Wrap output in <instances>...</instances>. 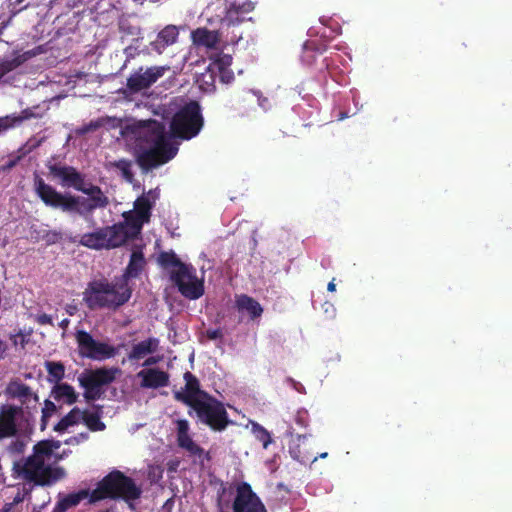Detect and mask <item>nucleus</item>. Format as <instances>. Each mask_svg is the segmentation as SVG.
I'll return each mask as SVG.
<instances>
[{
  "label": "nucleus",
  "instance_id": "nucleus-30",
  "mask_svg": "<svg viewBox=\"0 0 512 512\" xmlns=\"http://www.w3.org/2000/svg\"><path fill=\"white\" fill-rule=\"evenodd\" d=\"M90 494L91 492L88 489H82L77 492L69 493L59 500L68 510L72 507H76L82 500L86 498L90 500Z\"/></svg>",
  "mask_w": 512,
  "mask_h": 512
},
{
  "label": "nucleus",
  "instance_id": "nucleus-6",
  "mask_svg": "<svg viewBox=\"0 0 512 512\" xmlns=\"http://www.w3.org/2000/svg\"><path fill=\"white\" fill-rule=\"evenodd\" d=\"M141 493V488L131 477L119 470H114L99 481L97 487L91 491L90 504L104 499L135 501L140 498Z\"/></svg>",
  "mask_w": 512,
  "mask_h": 512
},
{
  "label": "nucleus",
  "instance_id": "nucleus-3",
  "mask_svg": "<svg viewBox=\"0 0 512 512\" xmlns=\"http://www.w3.org/2000/svg\"><path fill=\"white\" fill-rule=\"evenodd\" d=\"M185 386L174 391L176 401L191 408L188 414L195 412L198 420L214 431H223L231 423L224 404L207 391L201 389L199 379L189 371L183 375Z\"/></svg>",
  "mask_w": 512,
  "mask_h": 512
},
{
  "label": "nucleus",
  "instance_id": "nucleus-26",
  "mask_svg": "<svg viewBox=\"0 0 512 512\" xmlns=\"http://www.w3.org/2000/svg\"><path fill=\"white\" fill-rule=\"evenodd\" d=\"M97 411H82V421L91 431H103L106 425L101 421V406H96Z\"/></svg>",
  "mask_w": 512,
  "mask_h": 512
},
{
  "label": "nucleus",
  "instance_id": "nucleus-22",
  "mask_svg": "<svg viewBox=\"0 0 512 512\" xmlns=\"http://www.w3.org/2000/svg\"><path fill=\"white\" fill-rule=\"evenodd\" d=\"M106 249L120 247L127 241V233L121 224L104 227Z\"/></svg>",
  "mask_w": 512,
  "mask_h": 512
},
{
  "label": "nucleus",
  "instance_id": "nucleus-21",
  "mask_svg": "<svg viewBox=\"0 0 512 512\" xmlns=\"http://www.w3.org/2000/svg\"><path fill=\"white\" fill-rule=\"evenodd\" d=\"M50 397L57 402L73 405L78 401L79 395L72 385L63 382L52 387Z\"/></svg>",
  "mask_w": 512,
  "mask_h": 512
},
{
  "label": "nucleus",
  "instance_id": "nucleus-25",
  "mask_svg": "<svg viewBox=\"0 0 512 512\" xmlns=\"http://www.w3.org/2000/svg\"><path fill=\"white\" fill-rule=\"evenodd\" d=\"M80 420H82V411L78 407H74L60 419L53 429L56 432L63 433L69 427L78 424Z\"/></svg>",
  "mask_w": 512,
  "mask_h": 512
},
{
  "label": "nucleus",
  "instance_id": "nucleus-13",
  "mask_svg": "<svg viewBox=\"0 0 512 512\" xmlns=\"http://www.w3.org/2000/svg\"><path fill=\"white\" fill-rule=\"evenodd\" d=\"M169 69L167 66H151L145 71L142 67L134 71L126 81V87L130 93H139L142 90L150 88Z\"/></svg>",
  "mask_w": 512,
  "mask_h": 512
},
{
  "label": "nucleus",
  "instance_id": "nucleus-38",
  "mask_svg": "<svg viewBox=\"0 0 512 512\" xmlns=\"http://www.w3.org/2000/svg\"><path fill=\"white\" fill-rule=\"evenodd\" d=\"M124 218L132 228L137 230H140L145 223H148L147 221L142 220V218L140 219L134 211L124 213Z\"/></svg>",
  "mask_w": 512,
  "mask_h": 512
},
{
  "label": "nucleus",
  "instance_id": "nucleus-45",
  "mask_svg": "<svg viewBox=\"0 0 512 512\" xmlns=\"http://www.w3.org/2000/svg\"><path fill=\"white\" fill-rule=\"evenodd\" d=\"M206 336L210 340H217L223 338V332L220 328L217 329H208L206 331Z\"/></svg>",
  "mask_w": 512,
  "mask_h": 512
},
{
  "label": "nucleus",
  "instance_id": "nucleus-36",
  "mask_svg": "<svg viewBox=\"0 0 512 512\" xmlns=\"http://www.w3.org/2000/svg\"><path fill=\"white\" fill-rule=\"evenodd\" d=\"M22 59L20 57L13 58L11 60H5L0 62V79L4 77L9 72L16 69L18 66L21 65Z\"/></svg>",
  "mask_w": 512,
  "mask_h": 512
},
{
  "label": "nucleus",
  "instance_id": "nucleus-4",
  "mask_svg": "<svg viewBox=\"0 0 512 512\" xmlns=\"http://www.w3.org/2000/svg\"><path fill=\"white\" fill-rule=\"evenodd\" d=\"M138 139L149 146L137 156L138 165L145 171L169 162L178 152V146L167 138L163 123L156 120L141 127Z\"/></svg>",
  "mask_w": 512,
  "mask_h": 512
},
{
  "label": "nucleus",
  "instance_id": "nucleus-7",
  "mask_svg": "<svg viewBox=\"0 0 512 512\" xmlns=\"http://www.w3.org/2000/svg\"><path fill=\"white\" fill-rule=\"evenodd\" d=\"M204 125L201 106L197 101H189L183 105L171 118L169 123L170 135L180 140H191L196 137Z\"/></svg>",
  "mask_w": 512,
  "mask_h": 512
},
{
  "label": "nucleus",
  "instance_id": "nucleus-44",
  "mask_svg": "<svg viewBox=\"0 0 512 512\" xmlns=\"http://www.w3.org/2000/svg\"><path fill=\"white\" fill-rule=\"evenodd\" d=\"M218 71H219V76H220L221 82L228 84L234 80V73L232 70L225 69V70H218Z\"/></svg>",
  "mask_w": 512,
  "mask_h": 512
},
{
  "label": "nucleus",
  "instance_id": "nucleus-28",
  "mask_svg": "<svg viewBox=\"0 0 512 512\" xmlns=\"http://www.w3.org/2000/svg\"><path fill=\"white\" fill-rule=\"evenodd\" d=\"M306 439L305 435H297V442L289 445V453L291 457L300 462V463H307L309 461L315 462L317 460V457H312L311 455H308L307 453H303L300 449V443Z\"/></svg>",
  "mask_w": 512,
  "mask_h": 512
},
{
  "label": "nucleus",
  "instance_id": "nucleus-29",
  "mask_svg": "<svg viewBox=\"0 0 512 512\" xmlns=\"http://www.w3.org/2000/svg\"><path fill=\"white\" fill-rule=\"evenodd\" d=\"M152 208L153 203L145 195L138 197L134 203V212L140 219L147 222L150 221Z\"/></svg>",
  "mask_w": 512,
  "mask_h": 512
},
{
  "label": "nucleus",
  "instance_id": "nucleus-24",
  "mask_svg": "<svg viewBox=\"0 0 512 512\" xmlns=\"http://www.w3.org/2000/svg\"><path fill=\"white\" fill-rule=\"evenodd\" d=\"M191 35L194 44L207 48H214L219 41L217 33L207 28H197Z\"/></svg>",
  "mask_w": 512,
  "mask_h": 512
},
{
  "label": "nucleus",
  "instance_id": "nucleus-18",
  "mask_svg": "<svg viewBox=\"0 0 512 512\" xmlns=\"http://www.w3.org/2000/svg\"><path fill=\"white\" fill-rule=\"evenodd\" d=\"M177 443L178 446L187 450L193 455H201L203 449L197 445L189 435V423L186 419L177 420Z\"/></svg>",
  "mask_w": 512,
  "mask_h": 512
},
{
  "label": "nucleus",
  "instance_id": "nucleus-27",
  "mask_svg": "<svg viewBox=\"0 0 512 512\" xmlns=\"http://www.w3.org/2000/svg\"><path fill=\"white\" fill-rule=\"evenodd\" d=\"M44 366L48 373L49 383H54V385L62 383L61 380L65 377V366L62 362L46 361Z\"/></svg>",
  "mask_w": 512,
  "mask_h": 512
},
{
  "label": "nucleus",
  "instance_id": "nucleus-46",
  "mask_svg": "<svg viewBox=\"0 0 512 512\" xmlns=\"http://www.w3.org/2000/svg\"><path fill=\"white\" fill-rule=\"evenodd\" d=\"M159 361H160V357H154V356H152V357L147 358V359L144 361L143 366H144V367H149V366H152V365H154V364L158 363Z\"/></svg>",
  "mask_w": 512,
  "mask_h": 512
},
{
  "label": "nucleus",
  "instance_id": "nucleus-8",
  "mask_svg": "<svg viewBox=\"0 0 512 512\" xmlns=\"http://www.w3.org/2000/svg\"><path fill=\"white\" fill-rule=\"evenodd\" d=\"M226 487L222 484L216 500L217 512H229V503L223 501ZM233 512H267L261 499L247 482L236 486V495L232 503Z\"/></svg>",
  "mask_w": 512,
  "mask_h": 512
},
{
  "label": "nucleus",
  "instance_id": "nucleus-48",
  "mask_svg": "<svg viewBox=\"0 0 512 512\" xmlns=\"http://www.w3.org/2000/svg\"><path fill=\"white\" fill-rule=\"evenodd\" d=\"M67 509L65 508L64 504H62L60 502V500L57 501V503L55 504L52 512H66Z\"/></svg>",
  "mask_w": 512,
  "mask_h": 512
},
{
  "label": "nucleus",
  "instance_id": "nucleus-55",
  "mask_svg": "<svg viewBox=\"0 0 512 512\" xmlns=\"http://www.w3.org/2000/svg\"><path fill=\"white\" fill-rule=\"evenodd\" d=\"M328 456V453L327 452H324V453H321L320 454V458H326Z\"/></svg>",
  "mask_w": 512,
  "mask_h": 512
},
{
  "label": "nucleus",
  "instance_id": "nucleus-14",
  "mask_svg": "<svg viewBox=\"0 0 512 512\" xmlns=\"http://www.w3.org/2000/svg\"><path fill=\"white\" fill-rule=\"evenodd\" d=\"M5 394L12 399H18L19 406L24 407V412L27 415H31V409L37 410L39 396L19 379H13L7 384Z\"/></svg>",
  "mask_w": 512,
  "mask_h": 512
},
{
  "label": "nucleus",
  "instance_id": "nucleus-42",
  "mask_svg": "<svg viewBox=\"0 0 512 512\" xmlns=\"http://www.w3.org/2000/svg\"><path fill=\"white\" fill-rule=\"evenodd\" d=\"M34 116V113L29 108L22 110L19 114H15L18 125H21L25 120H29Z\"/></svg>",
  "mask_w": 512,
  "mask_h": 512
},
{
  "label": "nucleus",
  "instance_id": "nucleus-16",
  "mask_svg": "<svg viewBox=\"0 0 512 512\" xmlns=\"http://www.w3.org/2000/svg\"><path fill=\"white\" fill-rule=\"evenodd\" d=\"M140 386L145 389H158L169 385L170 376L158 368H147L139 371Z\"/></svg>",
  "mask_w": 512,
  "mask_h": 512
},
{
  "label": "nucleus",
  "instance_id": "nucleus-23",
  "mask_svg": "<svg viewBox=\"0 0 512 512\" xmlns=\"http://www.w3.org/2000/svg\"><path fill=\"white\" fill-rule=\"evenodd\" d=\"M104 227L97 229L94 232L85 233L81 236L79 243L94 250L106 249V238Z\"/></svg>",
  "mask_w": 512,
  "mask_h": 512
},
{
  "label": "nucleus",
  "instance_id": "nucleus-47",
  "mask_svg": "<svg viewBox=\"0 0 512 512\" xmlns=\"http://www.w3.org/2000/svg\"><path fill=\"white\" fill-rule=\"evenodd\" d=\"M8 350L6 342L0 339V360L4 359Z\"/></svg>",
  "mask_w": 512,
  "mask_h": 512
},
{
  "label": "nucleus",
  "instance_id": "nucleus-39",
  "mask_svg": "<svg viewBox=\"0 0 512 512\" xmlns=\"http://www.w3.org/2000/svg\"><path fill=\"white\" fill-rule=\"evenodd\" d=\"M15 438L16 439L12 440L6 447L7 452L12 455L23 453L25 448L24 442L17 437Z\"/></svg>",
  "mask_w": 512,
  "mask_h": 512
},
{
  "label": "nucleus",
  "instance_id": "nucleus-11",
  "mask_svg": "<svg viewBox=\"0 0 512 512\" xmlns=\"http://www.w3.org/2000/svg\"><path fill=\"white\" fill-rule=\"evenodd\" d=\"M75 339L79 355L83 358L103 361L116 356L117 348L106 342L95 340L93 336L85 330H77Z\"/></svg>",
  "mask_w": 512,
  "mask_h": 512
},
{
  "label": "nucleus",
  "instance_id": "nucleus-56",
  "mask_svg": "<svg viewBox=\"0 0 512 512\" xmlns=\"http://www.w3.org/2000/svg\"><path fill=\"white\" fill-rule=\"evenodd\" d=\"M20 501H21V498H20V497H16V498L14 499L13 504H14V503H18V502H20Z\"/></svg>",
  "mask_w": 512,
  "mask_h": 512
},
{
  "label": "nucleus",
  "instance_id": "nucleus-33",
  "mask_svg": "<svg viewBox=\"0 0 512 512\" xmlns=\"http://www.w3.org/2000/svg\"><path fill=\"white\" fill-rule=\"evenodd\" d=\"M158 262L164 268L173 267V269H180L181 265L185 264L173 251L161 252L158 256Z\"/></svg>",
  "mask_w": 512,
  "mask_h": 512
},
{
  "label": "nucleus",
  "instance_id": "nucleus-2",
  "mask_svg": "<svg viewBox=\"0 0 512 512\" xmlns=\"http://www.w3.org/2000/svg\"><path fill=\"white\" fill-rule=\"evenodd\" d=\"M34 188L37 196L46 206L67 214H77L85 219L91 217L96 209H103L109 205V198L102 189L91 182H86L85 178L83 184L78 187V191L88 195L87 198L71 193H61L45 183L38 175L34 177Z\"/></svg>",
  "mask_w": 512,
  "mask_h": 512
},
{
  "label": "nucleus",
  "instance_id": "nucleus-34",
  "mask_svg": "<svg viewBox=\"0 0 512 512\" xmlns=\"http://www.w3.org/2000/svg\"><path fill=\"white\" fill-rule=\"evenodd\" d=\"M57 410H58V408L53 401H51L50 399H46L44 401V406L41 411L42 416H41V423H40V428L42 431L46 429V427L48 425L49 418L52 417L57 412Z\"/></svg>",
  "mask_w": 512,
  "mask_h": 512
},
{
  "label": "nucleus",
  "instance_id": "nucleus-20",
  "mask_svg": "<svg viewBox=\"0 0 512 512\" xmlns=\"http://www.w3.org/2000/svg\"><path fill=\"white\" fill-rule=\"evenodd\" d=\"M159 348V340L155 337H149L137 344H134L128 353L130 361H138L145 356L155 353Z\"/></svg>",
  "mask_w": 512,
  "mask_h": 512
},
{
  "label": "nucleus",
  "instance_id": "nucleus-53",
  "mask_svg": "<svg viewBox=\"0 0 512 512\" xmlns=\"http://www.w3.org/2000/svg\"><path fill=\"white\" fill-rule=\"evenodd\" d=\"M310 52H311V50L309 49V47L305 46V52H304V56H303L304 60H306V58L309 56Z\"/></svg>",
  "mask_w": 512,
  "mask_h": 512
},
{
  "label": "nucleus",
  "instance_id": "nucleus-31",
  "mask_svg": "<svg viewBox=\"0 0 512 512\" xmlns=\"http://www.w3.org/2000/svg\"><path fill=\"white\" fill-rule=\"evenodd\" d=\"M251 431L254 437L262 443V447L267 449L268 446L273 442L270 432L257 422L251 423Z\"/></svg>",
  "mask_w": 512,
  "mask_h": 512
},
{
  "label": "nucleus",
  "instance_id": "nucleus-43",
  "mask_svg": "<svg viewBox=\"0 0 512 512\" xmlns=\"http://www.w3.org/2000/svg\"><path fill=\"white\" fill-rule=\"evenodd\" d=\"M34 320L39 325H51V326L54 325L52 317L50 315L46 314V313L35 315L34 316Z\"/></svg>",
  "mask_w": 512,
  "mask_h": 512
},
{
  "label": "nucleus",
  "instance_id": "nucleus-54",
  "mask_svg": "<svg viewBox=\"0 0 512 512\" xmlns=\"http://www.w3.org/2000/svg\"><path fill=\"white\" fill-rule=\"evenodd\" d=\"M296 421H297V423H299V424H300V425H302V426H304V425H305V424H304V422H303V420H302L300 417H297Z\"/></svg>",
  "mask_w": 512,
  "mask_h": 512
},
{
  "label": "nucleus",
  "instance_id": "nucleus-35",
  "mask_svg": "<svg viewBox=\"0 0 512 512\" xmlns=\"http://www.w3.org/2000/svg\"><path fill=\"white\" fill-rule=\"evenodd\" d=\"M112 165L122 173L123 178H125L127 181L131 182L133 180L134 174L130 160L120 159L115 161Z\"/></svg>",
  "mask_w": 512,
  "mask_h": 512
},
{
  "label": "nucleus",
  "instance_id": "nucleus-50",
  "mask_svg": "<svg viewBox=\"0 0 512 512\" xmlns=\"http://www.w3.org/2000/svg\"><path fill=\"white\" fill-rule=\"evenodd\" d=\"M13 507V503H6L0 512H10Z\"/></svg>",
  "mask_w": 512,
  "mask_h": 512
},
{
  "label": "nucleus",
  "instance_id": "nucleus-52",
  "mask_svg": "<svg viewBox=\"0 0 512 512\" xmlns=\"http://www.w3.org/2000/svg\"><path fill=\"white\" fill-rule=\"evenodd\" d=\"M76 310V307L75 306H68L66 311L69 315H73L74 314V311Z\"/></svg>",
  "mask_w": 512,
  "mask_h": 512
},
{
  "label": "nucleus",
  "instance_id": "nucleus-15",
  "mask_svg": "<svg viewBox=\"0 0 512 512\" xmlns=\"http://www.w3.org/2000/svg\"><path fill=\"white\" fill-rule=\"evenodd\" d=\"M49 174L60 181L63 187H72L78 191V187L83 184L84 174L80 173L75 167L54 163L48 165Z\"/></svg>",
  "mask_w": 512,
  "mask_h": 512
},
{
  "label": "nucleus",
  "instance_id": "nucleus-37",
  "mask_svg": "<svg viewBox=\"0 0 512 512\" xmlns=\"http://www.w3.org/2000/svg\"><path fill=\"white\" fill-rule=\"evenodd\" d=\"M232 60L231 55L220 53L215 57L213 64L218 70H225L229 69L232 64Z\"/></svg>",
  "mask_w": 512,
  "mask_h": 512
},
{
  "label": "nucleus",
  "instance_id": "nucleus-19",
  "mask_svg": "<svg viewBox=\"0 0 512 512\" xmlns=\"http://www.w3.org/2000/svg\"><path fill=\"white\" fill-rule=\"evenodd\" d=\"M235 307L239 312H247L251 320L260 318L263 314L261 304L246 294L236 296Z\"/></svg>",
  "mask_w": 512,
  "mask_h": 512
},
{
  "label": "nucleus",
  "instance_id": "nucleus-40",
  "mask_svg": "<svg viewBox=\"0 0 512 512\" xmlns=\"http://www.w3.org/2000/svg\"><path fill=\"white\" fill-rule=\"evenodd\" d=\"M16 126H19L15 114L7 115L5 117H0V129L1 130H8L11 128H14Z\"/></svg>",
  "mask_w": 512,
  "mask_h": 512
},
{
  "label": "nucleus",
  "instance_id": "nucleus-1",
  "mask_svg": "<svg viewBox=\"0 0 512 512\" xmlns=\"http://www.w3.org/2000/svg\"><path fill=\"white\" fill-rule=\"evenodd\" d=\"M146 266V260L141 250H134L123 274L113 282L102 278L90 281L83 292V301L91 309L117 310L125 305L132 296L129 280L137 278Z\"/></svg>",
  "mask_w": 512,
  "mask_h": 512
},
{
  "label": "nucleus",
  "instance_id": "nucleus-9",
  "mask_svg": "<svg viewBox=\"0 0 512 512\" xmlns=\"http://www.w3.org/2000/svg\"><path fill=\"white\" fill-rule=\"evenodd\" d=\"M119 371L118 368L102 367L80 374L78 382L84 389V399L88 403L101 399L104 395L103 386L112 383Z\"/></svg>",
  "mask_w": 512,
  "mask_h": 512
},
{
  "label": "nucleus",
  "instance_id": "nucleus-32",
  "mask_svg": "<svg viewBox=\"0 0 512 512\" xmlns=\"http://www.w3.org/2000/svg\"><path fill=\"white\" fill-rule=\"evenodd\" d=\"M27 155L25 146L20 147L17 151L8 155V160L5 164L0 166V171L3 173L9 172Z\"/></svg>",
  "mask_w": 512,
  "mask_h": 512
},
{
  "label": "nucleus",
  "instance_id": "nucleus-17",
  "mask_svg": "<svg viewBox=\"0 0 512 512\" xmlns=\"http://www.w3.org/2000/svg\"><path fill=\"white\" fill-rule=\"evenodd\" d=\"M178 36V28L175 25H167L158 33L156 39L150 43V46L157 54H162L168 46L177 42Z\"/></svg>",
  "mask_w": 512,
  "mask_h": 512
},
{
  "label": "nucleus",
  "instance_id": "nucleus-5",
  "mask_svg": "<svg viewBox=\"0 0 512 512\" xmlns=\"http://www.w3.org/2000/svg\"><path fill=\"white\" fill-rule=\"evenodd\" d=\"M59 447L60 442L54 440H43L35 444L33 454L26 459L21 469L22 478L37 486H50L63 479L66 476L64 468L46 464V460Z\"/></svg>",
  "mask_w": 512,
  "mask_h": 512
},
{
  "label": "nucleus",
  "instance_id": "nucleus-12",
  "mask_svg": "<svg viewBox=\"0 0 512 512\" xmlns=\"http://www.w3.org/2000/svg\"><path fill=\"white\" fill-rule=\"evenodd\" d=\"M24 407L14 404L0 406V441L19 435V420L25 416Z\"/></svg>",
  "mask_w": 512,
  "mask_h": 512
},
{
  "label": "nucleus",
  "instance_id": "nucleus-10",
  "mask_svg": "<svg viewBox=\"0 0 512 512\" xmlns=\"http://www.w3.org/2000/svg\"><path fill=\"white\" fill-rule=\"evenodd\" d=\"M170 279L187 299L197 300L204 295V281L197 277L196 269L192 265L184 264L180 269L171 270Z\"/></svg>",
  "mask_w": 512,
  "mask_h": 512
},
{
  "label": "nucleus",
  "instance_id": "nucleus-41",
  "mask_svg": "<svg viewBox=\"0 0 512 512\" xmlns=\"http://www.w3.org/2000/svg\"><path fill=\"white\" fill-rule=\"evenodd\" d=\"M10 340L14 346L20 345L24 348L28 343L27 336L20 330L16 334L10 335Z\"/></svg>",
  "mask_w": 512,
  "mask_h": 512
},
{
  "label": "nucleus",
  "instance_id": "nucleus-51",
  "mask_svg": "<svg viewBox=\"0 0 512 512\" xmlns=\"http://www.w3.org/2000/svg\"><path fill=\"white\" fill-rule=\"evenodd\" d=\"M327 290L329 292H334L336 290V285L334 283V279L328 283Z\"/></svg>",
  "mask_w": 512,
  "mask_h": 512
},
{
  "label": "nucleus",
  "instance_id": "nucleus-49",
  "mask_svg": "<svg viewBox=\"0 0 512 512\" xmlns=\"http://www.w3.org/2000/svg\"><path fill=\"white\" fill-rule=\"evenodd\" d=\"M69 324H70V320L68 318H65L63 320H61L58 324V326L63 330V331H66L67 328L69 327Z\"/></svg>",
  "mask_w": 512,
  "mask_h": 512
}]
</instances>
